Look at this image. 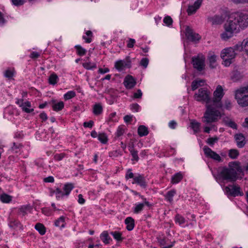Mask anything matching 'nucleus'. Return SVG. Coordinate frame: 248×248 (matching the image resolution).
Wrapping results in <instances>:
<instances>
[{
	"label": "nucleus",
	"instance_id": "obj_41",
	"mask_svg": "<svg viewBox=\"0 0 248 248\" xmlns=\"http://www.w3.org/2000/svg\"><path fill=\"white\" fill-rule=\"evenodd\" d=\"M228 155L231 159H235L239 155V152L236 149H232L229 151Z\"/></svg>",
	"mask_w": 248,
	"mask_h": 248
},
{
	"label": "nucleus",
	"instance_id": "obj_42",
	"mask_svg": "<svg viewBox=\"0 0 248 248\" xmlns=\"http://www.w3.org/2000/svg\"><path fill=\"white\" fill-rule=\"evenodd\" d=\"M83 67L87 70H94L97 67L96 64L94 62H86L82 63Z\"/></svg>",
	"mask_w": 248,
	"mask_h": 248
},
{
	"label": "nucleus",
	"instance_id": "obj_10",
	"mask_svg": "<svg viewBox=\"0 0 248 248\" xmlns=\"http://www.w3.org/2000/svg\"><path fill=\"white\" fill-rule=\"evenodd\" d=\"M203 151L204 155L206 157L211 158L218 162H221L223 161V159L221 158L220 156L207 146H204L203 147Z\"/></svg>",
	"mask_w": 248,
	"mask_h": 248
},
{
	"label": "nucleus",
	"instance_id": "obj_51",
	"mask_svg": "<svg viewBox=\"0 0 248 248\" xmlns=\"http://www.w3.org/2000/svg\"><path fill=\"white\" fill-rule=\"evenodd\" d=\"M130 154L132 156L131 160L132 161L138 162L139 160V157L138 156V152L137 150L130 151Z\"/></svg>",
	"mask_w": 248,
	"mask_h": 248
},
{
	"label": "nucleus",
	"instance_id": "obj_19",
	"mask_svg": "<svg viewBox=\"0 0 248 248\" xmlns=\"http://www.w3.org/2000/svg\"><path fill=\"white\" fill-rule=\"evenodd\" d=\"M235 140L237 142V145L239 148L243 147L245 144V138L242 133L236 134L234 136Z\"/></svg>",
	"mask_w": 248,
	"mask_h": 248
},
{
	"label": "nucleus",
	"instance_id": "obj_27",
	"mask_svg": "<svg viewBox=\"0 0 248 248\" xmlns=\"http://www.w3.org/2000/svg\"><path fill=\"white\" fill-rule=\"evenodd\" d=\"M65 217L63 216L60 217L55 221L54 224L56 227H60L61 229L65 227Z\"/></svg>",
	"mask_w": 248,
	"mask_h": 248
},
{
	"label": "nucleus",
	"instance_id": "obj_57",
	"mask_svg": "<svg viewBox=\"0 0 248 248\" xmlns=\"http://www.w3.org/2000/svg\"><path fill=\"white\" fill-rule=\"evenodd\" d=\"M149 59L147 58H143L140 62V65L144 68H146L149 64Z\"/></svg>",
	"mask_w": 248,
	"mask_h": 248
},
{
	"label": "nucleus",
	"instance_id": "obj_33",
	"mask_svg": "<svg viewBox=\"0 0 248 248\" xmlns=\"http://www.w3.org/2000/svg\"><path fill=\"white\" fill-rule=\"evenodd\" d=\"M74 48L76 49V54L80 57L85 55L87 53V50L80 45H76Z\"/></svg>",
	"mask_w": 248,
	"mask_h": 248
},
{
	"label": "nucleus",
	"instance_id": "obj_50",
	"mask_svg": "<svg viewBox=\"0 0 248 248\" xmlns=\"http://www.w3.org/2000/svg\"><path fill=\"white\" fill-rule=\"evenodd\" d=\"M202 82V80H195L194 81H193L191 83V90L194 91L195 90H196L197 89H198L199 88V86H200L201 85V82Z\"/></svg>",
	"mask_w": 248,
	"mask_h": 248
},
{
	"label": "nucleus",
	"instance_id": "obj_55",
	"mask_svg": "<svg viewBox=\"0 0 248 248\" xmlns=\"http://www.w3.org/2000/svg\"><path fill=\"white\" fill-rule=\"evenodd\" d=\"M197 9L193 5H189L187 9L188 16H191L196 13Z\"/></svg>",
	"mask_w": 248,
	"mask_h": 248
},
{
	"label": "nucleus",
	"instance_id": "obj_8",
	"mask_svg": "<svg viewBox=\"0 0 248 248\" xmlns=\"http://www.w3.org/2000/svg\"><path fill=\"white\" fill-rule=\"evenodd\" d=\"M205 58L202 54H198L197 56L192 57L191 63L194 69L201 72L205 68Z\"/></svg>",
	"mask_w": 248,
	"mask_h": 248
},
{
	"label": "nucleus",
	"instance_id": "obj_63",
	"mask_svg": "<svg viewBox=\"0 0 248 248\" xmlns=\"http://www.w3.org/2000/svg\"><path fill=\"white\" fill-rule=\"evenodd\" d=\"M39 118L42 120V122H45L48 119L46 113L44 111L42 112L39 114Z\"/></svg>",
	"mask_w": 248,
	"mask_h": 248
},
{
	"label": "nucleus",
	"instance_id": "obj_25",
	"mask_svg": "<svg viewBox=\"0 0 248 248\" xmlns=\"http://www.w3.org/2000/svg\"><path fill=\"white\" fill-rule=\"evenodd\" d=\"M183 178V175L181 172H178L175 173L171 177V183L173 184H176L179 183Z\"/></svg>",
	"mask_w": 248,
	"mask_h": 248
},
{
	"label": "nucleus",
	"instance_id": "obj_44",
	"mask_svg": "<svg viewBox=\"0 0 248 248\" xmlns=\"http://www.w3.org/2000/svg\"><path fill=\"white\" fill-rule=\"evenodd\" d=\"M76 95V93L74 91H70L64 94V99L65 100H68L74 98Z\"/></svg>",
	"mask_w": 248,
	"mask_h": 248
},
{
	"label": "nucleus",
	"instance_id": "obj_1",
	"mask_svg": "<svg viewBox=\"0 0 248 248\" xmlns=\"http://www.w3.org/2000/svg\"><path fill=\"white\" fill-rule=\"evenodd\" d=\"M248 26V14L241 12L232 13L224 24V31L221 33L220 37L224 41H227L239 32L240 29L244 30Z\"/></svg>",
	"mask_w": 248,
	"mask_h": 248
},
{
	"label": "nucleus",
	"instance_id": "obj_38",
	"mask_svg": "<svg viewBox=\"0 0 248 248\" xmlns=\"http://www.w3.org/2000/svg\"><path fill=\"white\" fill-rule=\"evenodd\" d=\"M143 203L142 202L136 203L133 207V212L135 214H139L143 210Z\"/></svg>",
	"mask_w": 248,
	"mask_h": 248
},
{
	"label": "nucleus",
	"instance_id": "obj_16",
	"mask_svg": "<svg viewBox=\"0 0 248 248\" xmlns=\"http://www.w3.org/2000/svg\"><path fill=\"white\" fill-rule=\"evenodd\" d=\"M109 234L110 233H108V231H104L100 235V240L105 245H109L112 242V239L109 235Z\"/></svg>",
	"mask_w": 248,
	"mask_h": 248
},
{
	"label": "nucleus",
	"instance_id": "obj_2",
	"mask_svg": "<svg viewBox=\"0 0 248 248\" xmlns=\"http://www.w3.org/2000/svg\"><path fill=\"white\" fill-rule=\"evenodd\" d=\"M224 95L222 87L218 85L214 92V97L212 99V105H207L206 110L204 113L203 122L207 124L216 122L219 118L221 117L220 112L216 109V108H221L223 107L221 99Z\"/></svg>",
	"mask_w": 248,
	"mask_h": 248
},
{
	"label": "nucleus",
	"instance_id": "obj_26",
	"mask_svg": "<svg viewBox=\"0 0 248 248\" xmlns=\"http://www.w3.org/2000/svg\"><path fill=\"white\" fill-rule=\"evenodd\" d=\"M174 220L176 224H178L182 227H185L184 224L186 223V220L181 215L176 214L174 217Z\"/></svg>",
	"mask_w": 248,
	"mask_h": 248
},
{
	"label": "nucleus",
	"instance_id": "obj_54",
	"mask_svg": "<svg viewBox=\"0 0 248 248\" xmlns=\"http://www.w3.org/2000/svg\"><path fill=\"white\" fill-rule=\"evenodd\" d=\"M130 108L133 112H139L140 109V107L138 104L133 103L130 105Z\"/></svg>",
	"mask_w": 248,
	"mask_h": 248
},
{
	"label": "nucleus",
	"instance_id": "obj_43",
	"mask_svg": "<svg viewBox=\"0 0 248 248\" xmlns=\"http://www.w3.org/2000/svg\"><path fill=\"white\" fill-rule=\"evenodd\" d=\"M191 127L194 131V133H197L200 131L201 124L195 120L191 122Z\"/></svg>",
	"mask_w": 248,
	"mask_h": 248
},
{
	"label": "nucleus",
	"instance_id": "obj_32",
	"mask_svg": "<svg viewBox=\"0 0 248 248\" xmlns=\"http://www.w3.org/2000/svg\"><path fill=\"white\" fill-rule=\"evenodd\" d=\"M126 128L124 125H121L117 128L115 135V139L119 138L124 133Z\"/></svg>",
	"mask_w": 248,
	"mask_h": 248
},
{
	"label": "nucleus",
	"instance_id": "obj_59",
	"mask_svg": "<svg viewBox=\"0 0 248 248\" xmlns=\"http://www.w3.org/2000/svg\"><path fill=\"white\" fill-rule=\"evenodd\" d=\"M12 4L16 6H19L23 5L25 2V0H11Z\"/></svg>",
	"mask_w": 248,
	"mask_h": 248
},
{
	"label": "nucleus",
	"instance_id": "obj_6",
	"mask_svg": "<svg viewBox=\"0 0 248 248\" xmlns=\"http://www.w3.org/2000/svg\"><path fill=\"white\" fill-rule=\"evenodd\" d=\"M236 54L232 47H227L223 49L221 52V57L223 60V64L226 66H229L233 62Z\"/></svg>",
	"mask_w": 248,
	"mask_h": 248
},
{
	"label": "nucleus",
	"instance_id": "obj_45",
	"mask_svg": "<svg viewBox=\"0 0 248 248\" xmlns=\"http://www.w3.org/2000/svg\"><path fill=\"white\" fill-rule=\"evenodd\" d=\"M115 67L119 71H121L124 70L125 67L124 64V61L119 60L115 63Z\"/></svg>",
	"mask_w": 248,
	"mask_h": 248
},
{
	"label": "nucleus",
	"instance_id": "obj_23",
	"mask_svg": "<svg viewBox=\"0 0 248 248\" xmlns=\"http://www.w3.org/2000/svg\"><path fill=\"white\" fill-rule=\"evenodd\" d=\"M113 238L116 240L117 243H120L123 242L124 238L123 237V233L119 231H111L109 232Z\"/></svg>",
	"mask_w": 248,
	"mask_h": 248
},
{
	"label": "nucleus",
	"instance_id": "obj_47",
	"mask_svg": "<svg viewBox=\"0 0 248 248\" xmlns=\"http://www.w3.org/2000/svg\"><path fill=\"white\" fill-rule=\"evenodd\" d=\"M223 122L224 124L228 126L229 127L233 129H236L237 128V124L233 121L232 120H230L229 121H228L226 120L225 119L223 120Z\"/></svg>",
	"mask_w": 248,
	"mask_h": 248
},
{
	"label": "nucleus",
	"instance_id": "obj_3",
	"mask_svg": "<svg viewBox=\"0 0 248 248\" xmlns=\"http://www.w3.org/2000/svg\"><path fill=\"white\" fill-rule=\"evenodd\" d=\"M75 185L72 183H66L63 185L62 189L60 187H55V189L50 188L49 195L53 196L55 195L56 199L58 201L62 200L64 197L68 198L71 191L74 188Z\"/></svg>",
	"mask_w": 248,
	"mask_h": 248
},
{
	"label": "nucleus",
	"instance_id": "obj_64",
	"mask_svg": "<svg viewBox=\"0 0 248 248\" xmlns=\"http://www.w3.org/2000/svg\"><path fill=\"white\" fill-rule=\"evenodd\" d=\"M224 108L230 110L232 108V103L229 100H226L224 102Z\"/></svg>",
	"mask_w": 248,
	"mask_h": 248
},
{
	"label": "nucleus",
	"instance_id": "obj_20",
	"mask_svg": "<svg viewBox=\"0 0 248 248\" xmlns=\"http://www.w3.org/2000/svg\"><path fill=\"white\" fill-rule=\"evenodd\" d=\"M31 102L29 101H26L24 102L23 107H22V111L26 112L27 113H32V115H34L36 113H38V112L37 111L36 112H34V109L33 108H31Z\"/></svg>",
	"mask_w": 248,
	"mask_h": 248
},
{
	"label": "nucleus",
	"instance_id": "obj_37",
	"mask_svg": "<svg viewBox=\"0 0 248 248\" xmlns=\"http://www.w3.org/2000/svg\"><path fill=\"white\" fill-rule=\"evenodd\" d=\"M59 80V78L57 74L55 73L51 74L48 78V83L54 85L57 83Z\"/></svg>",
	"mask_w": 248,
	"mask_h": 248
},
{
	"label": "nucleus",
	"instance_id": "obj_36",
	"mask_svg": "<svg viewBox=\"0 0 248 248\" xmlns=\"http://www.w3.org/2000/svg\"><path fill=\"white\" fill-rule=\"evenodd\" d=\"M0 200L3 203H8L12 201V196L6 193H2L0 195Z\"/></svg>",
	"mask_w": 248,
	"mask_h": 248
},
{
	"label": "nucleus",
	"instance_id": "obj_4",
	"mask_svg": "<svg viewBox=\"0 0 248 248\" xmlns=\"http://www.w3.org/2000/svg\"><path fill=\"white\" fill-rule=\"evenodd\" d=\"M221 171L217 174L216 177L217 180H221L222 181H226L229 182H234L237 178V173L232 167H222Z\"/></svg>",
	"mask_w": 248,
	"mask_h": 248
},
{
	"label": "nucleus",
	"instance_id": "obj_7",
	"mask_svg": "<svg viewBox=\"0 0 248 248\" xmlns=\"http://www.w3.org/2000/svg\"><path fill=\"white\" fill-rule=\"evenodd\" d=\"M210 92L207 88H201L198 90V93H195L194 95L195 99L198 102H205L207 105L212 103L210 96Z\"/></svg>",
	"mask_w": 248,
	"mask_h": 248
},
{
	"label": "nucleus",
	"instance_id": "obj_12",
	"mask_svg": "<svg viewBox=\"0 0 248 248\" xmlns=\"http://www.w3.org/2000/svg\"><path fill=\"white\" fill-rule=\"evenodd\" d=\"M226 192L229 195L232 197L243 196V192L241 191L240 187L236 185H229L225 187Z\"/></svg>",
	"mask_w": 248,
	"mask_h": 248
},
{
	"label": "nucleus",
	"instance_id": "obj_5",
	"mask_svg": "<svg viewBox=\"0 0 248 248\" xmlns=\"http://www.w3.org/2000/svg\"><path fill=\"white\" fill-rule=\"evenodd\" d=\"M235 98L241 107L248 106V85L237 90L235 92Z\"/></svg>",
	"mask_w": 248,
	"mask_h": 248
},
{
	"label": "nucleus",
	"instance_id": "obj_40",
	"mask_svg": "<svg viewBox=\"0 0 248 248\" xmlns=\"http://www.w3.org/2000/svg\"><path fill=\"white\" fill-rule=\"evenodd\" d=\"M85 34L86 35H83L82 39L85 40V43H90L92 41V37H93V33L91 31H86Z\"/></svg>",
	"mask_w": 248,
	"mask_h": 248
},
{
	"label": "nucleus",
	"instance_id": "obj_53",
	"mask_svg": "<svg viewBox=\"0 0 248 248\" xmlns=\"http://www.w3.org/2000/svg\"><path fill=\"white\" fill-rule=\"evenodd\" d=\"M124 61V64L125 67L130 68L131 67V61L130 56H126Z\"/></svg>",
	"mask_w": 248,
	"mask_h": 248
},
{
	"label": "nucleus",
	"instance_id": "obj_61",
	"mask_svg": "<svg viewBox=\"0 0 248 248\" xmlns=\"http://www.w3.org/2000/svg\"><path fill=\"white\" fill-rule=\"evenodd\" d=\"M93 120H90L88 122H85L83 124V125L84 127L91 128L93 126Z\"/></svg>",
	"mask_w": 248,
	"mask_h": 248
},
{
	"label": "nucleus",
	"instance_id": "obj_28",
	"mask_svg": "<svg viewBox=\"0 0 248 248\" xmlns=\"http://www.w3.org/2000/svg\"><path fill=\"white\" fill-rule=\"evenodd\" d=\"M138 134L140 137L147 136L149 134L148 128L143 125H140L138 128Z\"/></svg>",
	"mask_w": 248,
	"mask_h": 248
},
{
	"label": "nucleus",
	"instance_id": "obj_9",
	"mask_svg": "<svg viewBox=\"0 0 248 248\" xmlns=\"http://www.w3.org/2000/svg\"><path fill=\"white\" fill-rule=\"evenodd\" d=\"M232 47L236 55L238 52L244 51L248 56V38L244 39L242 42H239Z\"/></svg>",
	"mask_w": 248,
	"mask_h": 248
},
{
	"label": "nucleus",
	"instance_id": "obj_29",
	"mask_svg": "<svg viewBox=\"0 0 248 248\" xmlns=\"http://www.w3.org/2000/svg\"><path fill=\"white\" fill-rule=\"evenodd\" d=\"M176 194V189H172L167 192L165 196V199L166 201L171 202L173 201V197Z\"/></svg>",
	"mask_w": 248,
	"mask_h": 248
},
{
	"label": "nucleus",
	"instance_id": "obj_60",
	"mask_svg": "<svg viewBox=\"0 0 248 248\" xmlns=\"http://www.w3.org/2000/svg\"><path fill=\"white\" fill-rule=\"evenodd\" d=\"M135 43L136 41L134 39L129 38L127 41V47L128 48H133Z\"/></svg>",
	"mask_w": 248,
	"mask_h": 248
},
{
	"label": "nucleus",
	"instance_id": "obj_21",
	"mask_svg": "<svg viewBox=\"0 0 248 248\" xmlns=\"http://www.w3.org/2000/svg\"><path fill=\"white\" fill-rule=\"evenodd\" d=\"M124 223L126 224V229L128 231H131L135 227V223L134 219L131 217H127L124 220Z\"/></svg>",
	"mask_w": 248,
	"mask_h": 248
},
{
	"label": "nucleus",
	"instance_id": "obj_17",
	"mask_svg": "<svg viewBox=\"0 0 248 248\" xmlns=\"http://www.w3.org/2000/svg\"><path fill=\"white\" fill-rule=\"evenodd\" d=\"M50 103L52 104V109L56 112L62 110L64 107V104L62 101L57 102L55 99H52Z\"/></svg>",
	"mask_w": 248,
	"mask_h": 248
},
{
	"label": "nucleus",
	"instance_id": "obj_46",
	"mask_svg": "<svg viewBox=\"0 0 248 248\" xmlns=\"http://www.w3.org/2000/svg\"><path fill=\"white\" fill-rule=\"evenodd\" d=\"M107 122L108 124L111 122L114 123L118 122V118L116 116V113L115 112L111 113L109 115L108 119Z\"/></svg>",
	"mask_w": 248,
	"mask_h": 248
},
{
	"label": "nucleus",
	"instance_id": "obj_14",
	"mask_svg": "<svg viewBox=\"0 0 248 248\" xmlns=\"http://www.w3.org/2000/svg\"><path fill=\"white\" fill-rule=\"evenodd\" d=\"M185 35L187 40L191 42H196L201 39V36L198 33L194 32L193 30L189 26H186V28Z\"/></svg>",
	"mask_w": 248,
	"mask_h": 248
},
{
	"label": "nucleus",
	"instance_id": "obj_30",
	"mask_svg": "<svg viewBox=\"0 0 248 248\" xmlns=\"http://www.w3.org/2000/svg\"><path fill=\"white\" fill-rule=\"evenodd\" d=\"M16 73V72L14 68L12 69L9 68L4 71L3 75L5 78L11 79L15 76Z\"/></svg>",
	"mask_w": 248,
	"mask_h": 248
},
{
	"label": "nucleus",
	"instance_id": "obj_11",
	"mask_svg": "<svg viewBox=\"0 0 248 248\" xmlns=\"http://www.w3.org/2000/svg\"><path fill=\"white\" fill-rule=\"evenodd\" d=\"M132 184H136L142 188L145 189L148 186L147 182L143 174L136 173L135 177L132 182Z\"/></svg>",
	"mask_w": 248,
	"mask_h": 248
},
{
	"label": "nucleus",
	"instance_id": "obj_24",
	"mask_svg": "<svg viewBox=\"0 0 248 248\" xmlns=\"http://www.w3.org/2000/svg\"><path fill=\"white\" fill-rule=\"evenodd\" d=\"M31 207L30 205H24L18 208L17 215L21 217H24L27 214L28 211L30 210Z\"/></svg>",
	"mask_w": 248,
	"mask_h": 248
},
{
	"label": "nucleus",
	"instance_id": "obj_35",
	"mask_svg": "<svg viewBox=\"0 0 248 248\" xmlns=\"http://www.w3.org/2000/svg\"><path fill=\"white\" fill-rule=\"evenodd\" d=\"M243 78V75L238 70L233 71L231 76V79L234 82L239 81Z\"/></svg>",
	"mask_w": 248,
	"mask_h": 248
},
{
	"label": "nucleus",
	"instance_id": "obj_39",
	"mask_svg": "<svg viewBox=\"0 0 248 248\" xmlns=\"http://www.w3.org/2000/svg\"><path fill=\"white\" fill-rule=\"evenodd\" d=\"M98 140L102 144H107L108 142V138L106 133L104 132L99 133L98 136Z\"/></svg>",
	"mask_w": 248,
	"mask_h": 248
},
{
	"label": "nucleus",
	"instance_id": "obj_48",
	"mask_svg": "<svg viewBox=\"0 0 248 248\" xmlns=\"http://www.w3.org/2000/svg\"><path fill=\"white\" fill-rule=\"evenodd\" d=\"M218 139L219 138L217 136L209 138L207 140L206 143L210 146L213 147L215 142H217L218 140Z\"/></svg>",
	"mask_w": 248,
	"mask_h": 248
},
{
	"label": "nucleus",
	"instance_id": "obj_62",
	"mask_svg": "<svg viewBox=\"0 0 248 248\" xmlns=\"http://www.w3.org/2000/svg\"><path fill=\"white\" fill-rule=\"evenodd\" d=\"M40 56V54L36 51H32L30 55V57L32 59H36Z\"/></svg>",
	"mask_w": 248,
	"mask_h": 248
},
{
	"label": "nucleus",
	"instance_id": "obj_58",
	"mask_svg": "<svg viewBox=\"0 0 248 248\" xmlns=\"http://www.w3.org/2000/svg\"><path fill=\"white\" fill-rule=\"evenodd\" d=\"M65 156V154L64 153L60 154H56L54 155V159L55 160L59 161L62 160Z\"/></svg>",
	"mask_w": 248,
	"mask_h": 248
},
{
	"label": "nucleus",
	"instance_id": "obj_52",
	"mask_svg": "<svg viewBox=\"0 0 248 248\" xmlns=\"http://www.w3.org/2000/svg\"><path fill=\"white\" fill-rule=\"evenodd\" d=\"M209 66L211 68H214L216 67V65L214 64H216V56L215 55H212L209 57Z\"/></svg>",
	"mask_w": 248,
	"mask_h": 248
},
{
	"label": "nucleus",
	"instance_id": "obj_15",
	"mask_svg": "<svg viewBox=\"0 0 248 248\" xmlns=\"http://www.w3.org/2000/svg\"><path fill=\"white\" fill-rule=\"evenodd\" d=\"M123 83L126 89L130 90L135 86L137 81L132 76L128 75L125 77Z\"/></svg>",
	"mask_w": 248,
	"mask_h": 248
},
{
	"label": "nucleus",
	"instance_id": "obj_22",
	"mask_svg": "<svg viewBox=\"0 0 248 248\" xmlns=\"http://www.w3.org/2000/svg\"><path fill=\"white\" fill-rule=\"evenodd\" d=\"M24 145L21 143L13 142L12 145L10 148V151L12 153L18 154L20 153L21 149L23 148Z\"/></svg>",
	"mask_w": 248,
	"mask_h": 248
},
{
	"label": "nucleus",
	"instance_id": "obj_49",
	"mask_svg": "<svg viewBox=\"0 0 248 248\" xmlns=\"http://www.w3.org/2000/svg\"><path fill=\"white\" fill-rule=\"evenodd\" d=\"M132 171V169H128L127 170L125 175V178L126 180H127L129 179H133V180H134V177H135V174H134Z\"/></svg>",
	"mask_w": 248,
	"mask_h": 248
},
{
	"label": "nucleus",
	"instance_id": "obj_31",
	"mask_svg": "<svg viewBox=\"0 0 248 248\" xmlns=\"http://www.w3.org/2000/svg\"><path fill=\"white\" fill-rule=\"evenodd\" d=\"M34 228L41 235H44L46 232V228L42 223H36L35 225Z\"/></svg>",
	"mask_w": 248,
	"mask_h": 248
},
{
	"label": "nucleus",
	"instance_id": "obj_13",
	"mask_svg": "<svg viewBox=\"0 0 248 248\" xmlns=\"http://www.w3.org/2000/svg\"><path fill=\"white\" fill-rule=\"evenodd\" d=\"M8 226L14 230L23 231L24 227L20 221L18 219L13 217H9L8 218Z\"/></svg>",
	"mask_w": 248,
	"mask_h": 248
},
{
	"label": "nucleus",
	"instance_id": "obj_56",
	"mask_svg": "<svg viewBox=\"0 0 248 248\" xmlns=\"http://www.w3.org/2000/svg\"><path fill=\"white\" fill-rule=\"evenodd\" d=\"M163 22L166 25L170 26L172 24L173 20L170 16H167L164 18Z\"/></svg>",
	"mask_w": 248,
	"mask_h": 248
},
{
	"label": "nucleus",
	"instance_id": "obj_18",
	"mask_svg": "<svg viewBox=\"0 0 248 248\" xmlns=\"http://www.w3.org/2000/svg\"><path fill=\"white\" fill-rule=\"evenodd\" d=\"M240 162L239 161H232L229 163L228 166L233 168V169L236 171V173H237V172H238L244 176V170L240 166Z\"/></svg>",
	"mask_w": 248,
	"mask_h": 248
},
{
	"label": "nucleus",
	"instance_id": "obj_34",
	"mask_svg": "<svg viewBox=\"0 0 248 248\" xmlns=\"http://www.w3.org/2000/svg\"><path fill=\"white\" fill-rule=\"evenodd\" d=\"M103 112V107L100 103H96L93 107V113L96 116Z\"/></svg>",
	"mask_w": 248,
	"mask_h": 248
}]
</instances>
